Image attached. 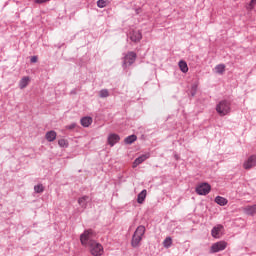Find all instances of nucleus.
<instances>
[{"label": "nucleus", "instance_id": "obj_1", "mask_svg": "<svg viewBox=\"0 0 256 256\" xmlns=\"http://www.w3.org/2000/svg\"><path fill=\"white\" fill-rule=\"evenodd\" d=\"M145 231H146L145 226L140 225L137 227V229L135 230L132 236V240H131L132 247L134 248L139 247V244L143 240V235H145Z\"/></svg>", "mask_w": 256, "mask_h": 256}, {"label": "nucleus", "instance_id": "obj_2", "mask_svg": "<svg viewBox=\"0 0 256 256\" xmlns=\"http://www.w3.org/2000/svg\"><path fill=\"white\" fill-rule=\"evenodd\" d=\"M216 111L221 117L229 115V113H231V102L227 100L220 101L216 106Z\"/></svg>", "mask_w": 256, "mask_h": 256}, {"label": "nucleus", "instance_id": "obj_3", "mask_svg": "<svg viewBox=\"0 0 256 256\" xmlns=\"http://www.w3.org/2000/svg\"><path fill=\"white\" fill-rule=\"evenodd\" d=\"M93 237H95V233L91 229L85 230L84 233L80 235V241L82 245L89 247L91 243H95Z\"/></svg>", "mask_w": 256, "mask_h": 256}, {"label": "nucleus", "instance_id": "obj_4", "mask_svg": "<svg viewBox=\"0 0 256 256\" xmlns=\"http://www.w3.org/2000/svg\"><path fill=\"white\" fill-rule=\"evenodd\" d=\"M135 61H137V53H135L133 51L128 52L123 57V63H122L123 69H127V67H131V65H133V63H135Z\"/></svg>", "mask_w": 256, "mask_h": 256}, {"label": "nucleus", "instance_id": "obj_5", "mask_svg": "<svg viewBox=\"0 0 256 256\" xmlns=\"http://www.w3.org/2000/svg\"><path fill=\"white\" fill-rule=\"evenodd\" d=\"M195 191L198 195H209L211 193V185L207 182L201 183L196 186Z\"/></svg>", "mask_w": 256, "mask_h": 256}, {"label": "nucleus", "instance_id": "obj_6", "mask_svg": "<svg viewBox=\"0 0 256 256\" xmlns=\"http://www.w3.org/2000/svg\"><path fill=\"white\" fill-rule=\"evenodd\" d=\"M90 253L91 255L94 256H101L103 255V246L99 243L95 242H90Z\"/></svg>", "mask_w": 256, "mask_h": 256}, {"label": "nucleus", "instance_id": "obj_7", "mask_svg": "<svg viewBox=\"0 0 256 256\" xmlns=\"http://www.w3.org/2000/svg\"><path fill=\"white\" fill-rule=\"evenodd\" d=\"M225 249H227V242L219 241L212 244L210 253H219V251H225Z\"/></svg>", "mask_w": 256, "mask_h": 256}, {"label": "nucleus", "instance_id": "obj_8", "mask_svg": "<svg viewBox=\"0 0 256 256\" xmlns=\"http://www.w3.org/2000/svg\"><path fill=\"white\" fill-rule=\"evenodd\" d=\"M244 169H252V167H256V155L250 156L247 161L243 164Z\"/></svg>", "mask_w": 256, "mask_h": 256}, {"label": "nucleus", "instance_id": "obj_9", "mask_svg": "<svg viewBox=\"0 0 256 256\" xmlns=\"http://www.w3.org/2000/svg\"><path fill=\"white\" fill-rule=\"evenodd\" d=\"M143 39V35L141 34V31H131L130 32V40L133 41V43H139Z\"/></svg>", "mask_w": 256, "mask_h": 256}, {"label": "nucleus", "instance_id": "obj_10", "mask_svg": "<svg viewBox=\"0 0 256 256\" xmlns=\"http://www.w3.org/2000/svg\"><path fill=\"white\" fill-rule=\"evenodd\" d=\"M242 211L243 213H245V215H249L250 217H253V215H256V204L243 207Z\"/></svg>", "mask_w": 256, "mask_h": 256}, {"label": "nucleus", "instance_id": "obj_11", "mask_svg": "<svg viewBox=\"0 0 256 256\" xmlns=\"http://www.w3.org/2000/svg\"><path fill=\"white\" fill-rule=\"evenodd\" d=\"M149 157H151V154L147 153L136 158L133 162V168L137 167L138 165H141V163H143L144 161H147Z\"/></svg>", "mask_w": 256, "mask_h": 256}, {"label": "nucleus", "instance_id": "obj_12", "mask_svg": "<svg viewBox=\"0 0 256 256\" xmlns=\"http://www.w3.org/2000/svg\"><path fill=\"white\" fill-rule=\"evenodd\" d=\"M119 141H121V137L118 134H110L108 136V145H110V147H113L116 143H119Z\"/></svg>", "mask_w": 256, "mask_h": 256}, {"label": "nucleus", "instance_id": "obj_13", "mask_svg": "<svg viewBox=\"0 0 256 256\" xmlns=\"http://www.w3.org/2000/svg\"><path fill=\"white\" fill-rule=\"evenodd\" d=\"M223 231V225L218 224L217 226H214L211 230V235L214 237V239H219L221 236L219 235Z\"/></svg>", "mask_w": 256, "mask_h": 256}, {"label": "nucleus", "instance_id": "obj_14", "mask_svg": "<svg viewBox=\"0 0 256 256\" xmlns=\"http://www.w3.org/2000/svg\"><path fill=\"white\" fill-rule=\"evenodd\" d=\"M147 198V190L144 189L142 190L138 196H137V203H139L140 205L143 204L145 202V199Z\"/></svg>", "mask_w": 256, "mask_h": 256}, {"label": "nucleus", "instance_id": "obj_15", "mask_svg": "<svg viewBox=\"0 0 256 256\" xmlns=\"http://www.w3.org/2000/svg\"><path fill=\"white\" fill-rule=\"evenodd\" d=\"M80 123H81L82 127H89V125H91V123H93V118H91L89 116H85V117L81 118Z\"/></svg>", "mask_w": 256, "mask_h": 256}, {"label": "nucleus", "instance_id": "obj_16", "mask_svg": "<svg viewBox=\"0 0 256 256\" xmlns=\"http://www.w3.org/2000/svg\"><path fill=\"white\" fill-rule=\"evenodd\" d=\"M45 137L49 141V143H51V142L55 141V139H57V132L51 130L46 133Z\"/></svg>", "mask_w": 256, "mask_h": 256}, {"label": "nucleus", "instance_id": "obj_17", "mask_svg": "<svg viewBox=\"0 0 256 256\" xmlns=\"http://www.w3.org/2000/svg\"><path fill=\"white\" fill-rule=\"evenodd\" d=\"M215 203H217V205H220L221 207H225V205H227L228 201L226 198H224L222 196H217L215 198Z\"/></svg>", "mask_w": 256, "mask_h": 256}, {"label": "nucleus", "instance_id": "obj_18", "mask_svg": "<svg viewBox=\"0 0 256 256\" xmlns=\"http://www.w3.org/2000/svg\"><path fill=\"white\" fill-rule=\"evenodd\" d=\"M135 141H137V135L132 134L125 138L124 143H126V145H132Z\"/></svg>", "mask_w": 256, "mask_h": 256}, {"label": "nucleus", "instance_id": "obj_19", "mask_svg": "<svg viewBox=\"0 0 256 256\" xmlns=\"http://www.w3.org/2000/svg\"><path fill=\"white\" fill-rule=\"evenodd\" d=\"M29 85V77H23L19 82V87L25 89Z\"/></svg>", "mask_w": 256, "mask_h": 256}, {"label": "nucleus", "instance_id": "obj_20", "mask_svg": "<svg viewBox=\"0 0 256 256\" xmlns=\"http://www.w3.org/2000/svg\"><path fill=\"white\" fill-rule=\"evenodd\" d=\"M179 67H180V70L182 71V73H187V71H189V67L187 66V62L181 60L179 62Z\"/></svg>", "mask_w": 256, "mask_h": 256}, {"label": "nucleus", "instance_id": "obj_21", "mask_svg": "<svg viewBox=\"0 0 256 256\" xmlns=\"http://www.w3.org/2000/svg\"><path fill=\"white\" fill-rule=\"evenodd\" d=\"M216 73H219V75H223L225 73V64H219L215 67Z\"/></svg>", "mask_w": 256, "mask_h": 256}, {"label": "nucleus", "instance_id": "obj_22", "mask_svg": "<svg viewBox=\"0 0 256 256\" xmlns=\"http://www.w3.org/2000/svg\"><path fill=\"white\" fill-rule=\"evenodd\" d=\"M89 200V196H83L81 198L78 199V203L79 205H81L82 207H85V205H87V201Z\"/></svg>", "mask_w": 256, "mask_h": 256}, {"label": "nucleus", "instance_id": "obj_23", "mask_svg": "<svg viewBox=\"0 0 256 256\" xmlns=\"http://www.w3.org/2000/svg\"><path fill=\"white\" fill-rule=\"evenodd\" d=\"M34 191L35 193H43V191H45V187L43 186V184H37L36 186H34Z\"/></svg>", "mask_w": 256, "mask_h": 256}, {"label": "nucleus", "instance_id": "obj_24", "mask_svg": "<svg viewBox=\"0 0 256 256\" xmlns=\"http://www.w3.org/2000/svg\"><path fill=\"white\" fill-rule=\"evenodd\" d=\"M108 96H109V90L107 89L100 90L99 97H101V99H105Z\"/></svg>", "mask_w": 256, "mask_h": 256}, {"label": "nucleus", "instance_id": "obj_25", "mask_svg": "<svg viewBox=\"0 0 256 256\" xmlns=\"http://www.w3.org/2000/svg\"><path fill=\"white\" fill-rule=\"evenodd\" d=\"M97 7H99V9H103V8L107 7V1H105V0H98L97 1Z\"/></svg>", "mask_w": 256, "mask_h": 256}, {"label": "nucleus", "instance_id": "obj_26", "mask_svg": "<svg viewBox=\"0 0 256 256\" xmlns=\"http://www.w3.org/2000/svg\"><path fill=\"white\" fill-rule=\"evenodd\" d=\"M190 93H191V97H195V95H197V84H194L191 86Z\"/></svg>", "mask_w": 256, "mask_h": 256}, {"label": "nucleus", "instance_id": "obj_27", "mask_svg": "<svg viewBox=\"0 0 256 256\" xmlns=\"http://www.w3.org/2000/svg\"><path fill=\"white\" fill-rule=\"evenodd\" d=\"M173 243L171 237H167L165 240H164V247H171V244Z\"/></svg>", "mask_w": 256, "mask_h": 256}, {"label": "nucleus", "instance_id": "obj_28", "mask_svg": "<svg viewBox=\"0 0 256 256\" xmlns=\"http://www.w3.org/2000/svg\"><path fill=\"white\" fill-rule=\"evenodd\" d=\"M58 145H59L60 147H67V140H65V139H60V140L58 141Z\"/></svg>", "mask_w": 256, "mask_h": 256}, {"label": "nucleus", "instance_id": "obj_29", "mask_svg": "<svg viewBox=\"0 0 256 256\" xmlns=\"http://www.w3.org/2000/svg\"><path fill=\"white\" fill-rule=\"evenodd\" d=\"M75 127H77V124L76 123H72V124L66 126V129L73 130V129H75Z\"/></svg>", "mask_w": 256, "mask_h": 256}, {"label": "nucleus", "instance_id": "obj_30", "mask_svg": "<svg viewBox=\"0 0 256 256\" xmlns=\"http://www.w3.org/2000/svg\"><path fill=\"white\" fill-rule=\"evenodd\" d=\"M30 61H31V63H37V61H38L37 56H32Z\"/></svg>", "mask_w": 256, "mask_h": 256}, {"label": "nucleus", "instance_id": "obj_31", "mask_svg": "<svg viewBox=\"0 0 256 256\" xmlns=\"http://www.w3.org/2000/svg\"><path fill=\"white\" fill-rule=\"evenodd\" d=\"M47 1H51V0H35V3L41 4V3H47Z\"/></svg>", "mask_w": 256, "mask_h": 256}, {"label": "nucleus", "instance_id": "obj_32", "mask_svg": "<svg viewBox=\"0 0 256 256\" xmlns=\"http://www.w3.org/2000/svg\"><path fill=\"white\" fill-rule=\"evenodd\" d=\"M255 5H256V0H251V1H250V7H251V8H254Z\"/></svg>", "mask_w": 256, "mask_h": 256}, {"label": "nucleus", "instance_id": "obj_33", "mask_svg": "<svg viewBox=\"0 0 256 256\" xmlns=\"http://www.w3.org/2000/svg\"><path fill=\"white\" fill-rule=\"evenodd\" d=\"M176 157V159H179L177 156H175Z\"/></svg>", "mask_w": 256, "mask_h": 256}]
</instances>
